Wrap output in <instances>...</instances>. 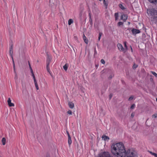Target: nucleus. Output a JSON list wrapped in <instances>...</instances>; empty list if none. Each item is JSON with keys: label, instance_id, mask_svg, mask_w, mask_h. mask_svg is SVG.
Wrapping results in <instances>:
<instances>
[{"label": "nucleus", "instance_id": "f257e3e1", "mask_svg": "<svg viewBox=\"0 0 157 157\" xmlns=\"http://www.w3.org/2000/svg\"><path fill=\"white\" fill-rule=\"evenodd\" d=\"M111 152L113 154L117 157H135V152L128 149L127 151L124 145L122 142L113 144L111 147Z\"/></svg>", "mask_w": 157, "mask_h": 157}, {"label": "nucleus", "instance_id": "f03ea898", "mask_svg": "<svg viewBox=\"0 0 157 157\" xmlns=\"http://www.w3.org/2000/svg\"><path fill=\"white\" fill-rule=\"evenodd\" d=\"M147 13L150 14L151 16L153 17V18L157 17V11L154 9H151L147 10Z\"/></svg>", "mask_w": 157, "mask_h": 157}, {"label": "nucleus", "instance_id": "7ed1b4c3", "mask_svg": "<svg viewBox=\"0 0 157 157\" xmlns=\"http://www.w3.org/2000/svg\"><path fill=\"white\" fill-rule=\"evenodd\" d=\"M98 157H111V156L108 152H104L100 154Z\"/></svg>", "mask_w": 157, "mask_h": 157}, {"label": "nucleus", "instance_id": "20e7f679", "mask_svg": "<svg viewBox=\"0 0 157 157\" xmlns=\"http://www.w3.org/2000/svg\"><path fill=\"white\" fill-rule=\"evenodd\" d=\"M117 47L118 49L121 51H124L125 50L123 47L122 45L121 44L118 43L117 45Z\"/></svg>", "mask_w": 157, "mask_h": 157}, {"label": "nucleus", "instance_id": "39448f33", "mask_svg": "<svg viewBox=\"0 0 157 157\" xmlns=\"http://www.w3.org/2000/svg\"><path fill=\"white\" fill-rule=\"evenodd\" d=\"M52 57L51 56H48L47 57L46 60L47 65H49L50 63Z\"/></svg>", "mask_w": 157, "mask_h": 157}, {"label": "nucleus", "instance_id": "423d86ee", "mask_svg": "<svg viewBox=\"0 0 157 157\" xmlns=\"http://www.w3.org/2000/svg\"><path fill=\"white\" fill-rule=\"evenodd\" d=\"M128 18V16L127 15L123 14L122 15L121 19L122 20L124 21H125Z\"/></svg>", "mask_w": 157, "mask_h": 157}, {"label": "nucleus", "instance_id": "0eeeda50", "mask_svg": "<svg viewBox=\"0 0 157 157\" xmlns=\"http://www.w3.org/2000/svg\"><path fill=\"white\" fill-rule=\"evenodd\" d=\"M132 32L133 34H136L140 33V31L138 29H133L132 30Z\"/></svg>", "mask_w": 157, "mask_h": 157}, {"label": "nucleus", "instance_id": "6e6552de", "mask_svg": "<svg viewBox=\"0 0 157 157\" xmlns=\"http://www.w3.org/2000/svg\"><path fill=\"white\" fill-rule=\"evenodd\" d=\"M11 100L10 98H9L7 101V102L9 105L10 107L14 106V104L11 102Z\"/></svg>", "mask_w": 157, "mask_h": 157}, {"label": "nucleus", "instance_id": "1a4fd4ad", "mask_svg": "<svg viewBox=\"0 0 157 157\" xmlns=\"http://www.w3.org/2000/svg\"><path fill=\"white\" fill-rule=\"evenodd\" d=\"M100 1H101L102 0H99ZM104 4L106 8H107L108 5V0H103Z\"/></svg>", "mask_w": 157, "mask_h": 157}, {"label": "nucleus", "instance_id": "9d476101", "mask_svg": "<svg viewBox=\"0 0 157 157\" xmlns=\"http://www.w3.org/2000/svg\"><path fill=\"white\" fill-rule=\"evenodd\" d=\"M82 38H83V39L84 41L85 42V43L86 44H88V40L86 38V36H85V35L84 34H83V35Z\"/></svg>", "mask_w": 157, "mask_h": 157}, {"label": "nucleus", "instance_id": "9b49d317", "mask_svg": "<svg viewBox=\"0 0 157 157\" xmlns=\"http://www.w3.org/2000/svg\"><path fill=\"white\" fill-rule=\"evenodd\" d=\"M68 105L69 107L71 109H73L74 107V104L71 102H68Z\"/></svg>", "mask_w": 157, "mask_h": 157}, {"label": "nucleus", "instance_id": "f8f14e48", "mask_svg": "<svg viewBox=\"0 0 157 157\" xmlns=\"http://www.w3.org/2000/svg\"><path fill=\"white\" fill-rule=\"evenodd\" d=\"M102 139L105 141H108L109 140V138L108 136L105 135L103 136H102Z\"/></svg>", "mask_w": 157, "mask_h": 157}, {"label": "nucleus", "instance_id": "ddd939ff", "mask_svg": "<svg viewBox=\"0 0 157 157\" xmlns=\"http://www.w3.org/2000/svg\"><path fill=\"white\" fill-rule=\"evenodd\" d=\"M151 3L156 5L157 4V0H148Z\"/></svg>", "mask_w": 157, "mask_h": 157}, {"label": "nucleus", "instance_id": "4468645a", "mask_svg": "<svg viewBox=\"0 0 157 157\" xmlns=\"http://www.w3.org/2000/svg\"><path fill=\"white\" fill-rule=\"evenodd\" d=\"M73 22V20L72 19H70L68 21V24L69 25H70Z\"/></svg>", "mask_w": 157, "mask_h": 157}, {"label": "nucleus", "instance_id": "2eb2a0df", "mask_svg": "<svg viewBox=\"0 0 157 157\" xmlns=\"http://www.w3.org/2000/svg\"><path fill=\"white\" fill-rule=\"evenodd\" d=\"M2 142L3 145H4L6 144V139L5 138L3 137L2 138Z\"/></svg>", "mask_w": 157, "mask_h": 157}, {"label": "nucleus", "instance_id": "dca6fc26", "mask_svg": "<svg viewBox=\"0 0 157 157\" xmlns=\"http://www.w3.org/2000/svg\"><path fill=\"white\" fill-rule=\"evenodd\" d=\"M49 65H47L46 68L47 71L50 74H51V72L50 71V70L49 67Z\"/></svg>", "mask_w": 157, "mask_h": 157}, {"label": "nucleus", "instance_id": "f3484780", "mask_svg": "<svg viewBox=\"0 0 157 157\" xmlns=\"http://www.w3.org/2000/svg\"><path fill=\"white\" fill-rule=\"evenodd\" d=\"M68 143L69 145L72 143V141L71 136L68 137Z\"/></svg>", "mask_w": 157, "mask_h": 157}, {"label": "nucleus", "instance_id": "a211bd4d", "mask_svg": "<svg viewBox=\"0 0 157 157\" xmlns=\"http://www.w3.org/2000/svg\"><path fill=\"white\" fill-rule=\"evenodd\" d=\"M68 65L67 64H66L63 66V68L65 71H67V69Z\"/></svg>", "mask_w": 157, "mask_h": 157}, {"label": "nucleus", "instance_id": "6ab92c4d", "mask_svg": "<svg viewBox=\"0 0 157 157\" xmlns=\"http://www.w3.org/2000/svg\"><path fill=\"white\" fill-rule=\"evenodd\" d=\"M119 6L122 10H124L125 9V8H124V6L121 4H119Z\"/></svg>", "mask_w": 157, "mask_h": 157}, {"label": "nucleus", "instance_id": "aec40b11", "mask_svg": "<svg viewBox=\"0 0 157 157\" xmlns=\"http://www.w3.org/2000/svg\"><path fill=\"white\" fill-rule=\"evenodd\" d=\"M115 20H117L118 19V13H115Z\"/></svg>", "mask_w": 157, "mask_h": 157}, {"label": "nucleus", "instance_id": "412c9836", "mask_svg": "<svg viewBox=\"0 0 157 157\" xmlns=\"http://www.w3.org/2000/svg\"><path fill=\"white\" fill-rule=\"evenodd\" d=\"M34 84H35V87H36V90H39V87L38 86V85L37 82H35Z\"/></svg>", "mask_w": 157, "mask_h": 157}, {"label": "nucleus", "instance_id": "4be33fe9", "mask_svg": "<svg viewBox=\"0 0 157 157\" xmlns=\"http://www.w3.org/2000/svg\"><path fill=\"white\" fill-rule=\"evenodd\" d=\"M102 35V33H99V36L98 38V40L99 41L100 40L101 37V35Z\"/></svg>", "mask_w": 157, "mask_h": 157}, {"label": "nucleus", "instance_id": "5701e85b", "mask_svg": "<svg viewBox=\"0 0 157 157\" xmlns=\"http://www.w3.org/2000/svg\"><path fill=\"white\" fill-rule=\"evenodd\" d=\"M151 73L155 77H157V74H156L155 72H154V71H151Z\"/></svg>", "mask_w": 157, "mask_h": 157}, {"label": "nucleus", "instance_id": "b1692460", "mask_svg": "<svg viewBox=\"0 0 157 157\" xmlns=\"http://www.w3.org/2000/svg\"><path fill=\"white\" fill-rule=\"evenodd\" d=\"M124 46L126 49V50H127V49H128V47L127 45V42H126L125 41L124 42Z\"/></svg>", "mask_w": 157, "mask_h": 157}, {"label": "nucleus", "instance_id": "393cba45", "mask_svg": "<svg viewBox=\"0 0 157 157\" xmlns=\"http://www.w3.org/2000/svg\"><path fill=\"white\" fill-rule=\"evenodd\" d=\"M123 22H119L118 23L117 25H118V26H120L121 25H123Z\"/></svg>", "mask_w": 157, "mask_h": 157}, {"label": "nucleus", "instance_id": "a878e982", "mask_svg": "<svg viewBox=\"0 0 157 157\" xmlns=\"http://www.w3.org/2000/svg\"><path fill=\"white\" fill-rule=\"evenodd\" d=\"M29 66L30 69L31 70V73H32V74L33 73V71L31 67V66H30V64L29 63Z\"/></svg>", "mask_w": 157, "mask_h": 157}, {"label": "nucleus", "instance_id": "bb28decb", "mask_svg": "<svg viewBox=\"0 0 157 157\" xmlns=\"http://www.w3.org/2000/svg\"><path fill=\"white\" fill-rule=\"evenodd\" d=\"M152 117L153 118H155L157 117V114H155L153 115L152 116Z\"/></svg>", "mask_w": 157, "mask_h": 157}, {"label": "nucleus", "instance_id": "cd10ccee", "mask_svg": "<svg viewBox=\"0 0 157 157\" xmlns=\"http://www.w3.org/2000/svg\"><path fill=\"white\" fill-rule=\"evenodd\" d=\"M135 107V105L134 104H132L131 107L130 108L132 109H134Z\"/></svg>", "mask_w": 157, "mask_h": 157}, {"label": "nucleus", "instance_id": "c85d7f7f", "mask_svg": "<svg viewBox=\"0 0 157 157\" xmlns=\"http://www.w3.org/2000/svg\"><path fill=\"white\" fill-rule=\"evenodd\" d=\"M150 153H151V154L152 155L154 156L155 157L157 155V154H156V153H153L151 152Z\"/></svg>", "mask_w": 157, "mask_h": 157}, {"label": "nucleus", "instance_id": "c756f323", "mask_svg": "<svg viewBox=\"0 0 157 157\" xmlns=\"http://www.w3.org/2000/svg\"><path fill=\"white\" fill-rule=\"evenodd\" d=\"M67 113H68V114L70 115H72V112L70 110H69L68 111Z\"/></svg>", "mask_w": 157, "mask_h": 157}, {"label": "nucleus", "instance_id": "7c9ffc66", "mask_svg": "<svg viewBox=\"0 0 157 157\" xmlns=\"http://www.w3.org/2000/svg\"><path fill=\"white\" fill-rule=\"evenodd\" d=\"M101 62L102 64H105V61L103 59H101Z\"/></svg>", "mask_w": 157, "mask_h": 157}, {"label": "nucleus", "instance_id": "2f4dec72", "mask_svg": "<svg viewBox=\"0 0 157 157\" xmlns=\"http://www.w3.org/2000/svg\"><path fill=\"white\" fill-rule=\"evenodd\" d=\"M133 98V97L132 96H131L128 99L129 101H131L132 100Z\"/></svg>", "mask_w": 157, "mask_h": 157}, {"label": "nucleus", "instance_id": "473e14b6", "mask_svg": "<svg viewBox=\"0 0 157 157\" xmlns=\"http://www.w3.org/2000/svg\"><path fill=\"white\" fill-rule=\"evenodd\" d=\"M137 67V65L135 64L133 66V68H136Z\"/></svg>", "mask_w": 157, "mask_h": 157}, {"label": "nucleus", "instance_id": "72a5a7b5", "mask_svg": "<svg viewBox=\"0 0 157 157\" xmlns=\"http://www.w3.org/2000/svg\"><path fill=\"white\" fill-rule=\"evenodd\" d=\"M12 59L13 62V68H14V69H15V64H14V60H13V58H12Z\"/></svg>", "mask_w": 157, "mask_h": 157}, {"label": "nucleus", "instance_id": "f704fd0d", "mask_svg": "<svg viewBox=\"0 0 157 157\" xmlns=\"http://www.w3.org/2000/svg\"><path fill=\"white\" fill-rule=\"evenodd\" d=\"M33 78L34 82H37L36 81V78H35V76H34L33 77Z\"/></svg>", "mask_w": 157, "mask_h": 157}, {"label": "nucleus", "instance_id": "c9c22d12", "mask_svg": "<svg viewBox=\"0 0 157 157\" xmlns=\"http://www.w3.org/2000/svg\"><path fill=\"white\" fill-rule=\"evenodd\" d=\"M67 134L68 137H70V135L68 131H67Z\"/></svg>", "mask_w": 157, "mask_h": 157}, {"label": "nucleus", "instance_id": "e433bc0d", "mask_svg": "<svg viewBox=\"0 0 157 157\" xmlns=\"http://www.w3.org/2000/svg\"><path fill=\"white\" fill-rule=\"evenodd\" d=\"M130 47H131V52H133V50H132V48L131 46H130Z\"/></svg>", "mask_w": 157, "mask_h": 157}, {"label": "nucleus", "instance_id": "4c0bfd02", "mask_svg": "<svg viewBox=\"0 0 157 157\" xmlns=\"http://www.w3.org/2000/svg\"><path fill=\"white\" fill-rule=\"evenodd\" d=\"M46 157H50V156L49 155H46Z\"/></svg>", "mask_w": 157, "mask_h": 157}, {"label": "nucleus", "instance_id": "58836bf2", "mask_svg": "<svg viewBox=\"0 0 157 157\" xmlns=\"http://www.w3.org/2000/svg\"><path fill=\"white\" fill-rule=\"evenodd\" d=\"M131 117H133L134 116V115H133V114L132 113V114H131Z\"/></svg>", "mask_w": 157, "mask_h": 157}, {"label": "nucleus", "instance_id": "ea45409f", "mask_svg": "<svg viewBox=\"0 0 157 157\" xmlns=\"http://www.w3.org/2000/svg\"><path fill=\"white\" fill-rule=\"evenodd\" d=\"M75 37V39L76 40H77V37L76 36H75V37Z\"/></svg>", "mask_w": 157, "mask_h": 157}, {"label": "nucleus", "instance_id": "a19ab883", "mask_svg": "<svg viewBox=\"0 0 157 157\" xmlns=\"http://www.w3.org/2000/svg\"><path fill=\"white\" fill-rule=\"evenodd\" d=\"M32 75L33 77L34 76V75L33 73L32 74Z\"/></svg>", "mask_w": 157, "mask_h": 157}, {"label": "nucleus", "instance_id": "79ce46f5", "mask_svg": "<svg viewBox=\"0 0 157 157\" xmlns=\"http://www.w3.org/2000/svg\"><path fill=\"white\" fill-rule=\"evenodd\" d=\"M112 97V96H110V99Z\"/></svg>", "mask_w": 157, "mask_h": 157}, {"label": "nucleus", "instance_id": "37998d69", "mask_svg": "<svg viewBox=\"0 0 157 157\" xmlns=\"http://www.w3.org/2000/svg\"><path fill=\"white\" fill-rule=\"evenodd\" d=\"M22 86L23 87V84H22Z\"/></svg>", "mask_w": 157, "mask_h": 157}, {"label": "nucleus", "instance_id": "c03bdc74", "mask_svg": "<svg viewBox=\"0 0 157 157\" xmlns=\"http://www.w3.org/2000/svg\"><path fill=\"white\" fill-rule=\"evenodd\" d=\"M11 49L10 50V53H11Z\"/></svg>", "mask_w": 157, "mask_h": 157}, {"label": "nucleus", "instance_id": "a18cd8bd", "mask_svg": "<svg viewBox=\"0 0 157 157\" xmlns=\"http://www.w3.org/2000/svg\"><path fill=\"white\" fill-rule=\"evenodd\" d=\"M156 101H157V98H156Z\"/></svg>", "mask_w": 157, "mask_h": 157}, {"label": "nucleus", "instance_id": "49530a36", "mask_svg": "<svg viewBox=\"0 0 157 157\" xmlns=\"http://www.w3.org/2000/svg\"><path fill=\"white\" fill-rule=\"evenodd\" d=\"M155 157H157V155L155 156Z\"/></svg>", "mask_w": 157, "mask_h": 157}, {"label": "nucleus", "instance_id": "de8ad7c7", "mask_svg": "<svg viewBox=\"0 0 157 157\" xmlns=\"http://www.w3.org/2000/svg\"><path fill=\"white\" fill-rule=\"evenodd\" d=\"M110 78H112V77H110Z\"/></svg>", "mask_w": 157, "mask_h": 157}]
</instances>
